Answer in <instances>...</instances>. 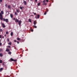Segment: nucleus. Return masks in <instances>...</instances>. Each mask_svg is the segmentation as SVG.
<instances>
[{
  "mask_svg": "<svg viewBox=\"0 0 77 77\" xmlns=\"http://www.w3.org/2000/svg\"><path fill=\"white\" fill-rule=\"evenodd\" d=\"M14 42H17V41H16V40H14Z\"/></svg>",
  "mask_w": 77,
  "mask_h": 77,
  "instance_id": "nucleus-39",
  "label": "nucleus"
},
{
  "mask_svg": "<svg viewBox=\"0 0 77 77\" xmlns=\"http://www.w3.org/2000/svg\"><path fill=\"white\" fill-rule=\"evenodd\" d=\"M23 3L24 5H27V2H26V1L23 0Z\"/></svg>",
  "mask_w": 77,
  "mask_h": 77,
  "instance_id": "nucleus-5",
  "label": "nucleus"
},
{
  "mask_svg": "<svg viewBox=\"0 0 77 77\" xmlns=\"http://www.w3.org/2000/svg\"><path fill=\"white\" fill-rule=\"evenodd\" d=\"M0 38H2V35H0Z\"/></svg>",
  "mask_w": 77,
  "mask_h": 77,
  "instance_id": "nucleus-36",
  "label": "nucleus"
},
{
  "mask_svg": "<svg viewBox=\"0 0 77 77\" xmlns=\"http://www.w3.org/2000/svg\"><path fill=\"white\" fill-rule=\"evenodd\" d=\"M2 27H3V28H5V24L3 23H2Z\"/></svg>",
  "mask_w": 77,
  "mask_h": 77,
  "instance_id": "nucleus-4",
  "label": "nucleus"
},
{
  "mask_svg": "<svg viewBox=\"0 0 77 77\" xmlns=\"http://www.w3.org/2000/svg\"><path fill=\"white\" fill-rule=\"evenodd\" d=\"M6 51H10V50L9 49H7V50H6Z\"/></svg>",
  "mask_w": 77,
  "mask_h": 77,
  "instance_id": "nucleus-18",
  "label": "nucleus"
},
{
  "mask_svg": "<svg viewBox=\"0 0 77 77\" xmlns=\"http://www.w3.org/2000/svg\"><path fill=\"white\" fill-rule=\"evenodd\" d=\"M34 15H36V13H34Z\"/></svg>",
  "mask_w": 77,
  "mask_h": 77,
  "instance_id": "nucleus-41",
  "label": "nucleus"
},
{
  "mask_svg": "<svg viewBox=\"0 0 77 77\" xmlns=\"http://www.w3.org/2000/svg\"><path fill=\"white\" fill-rule=\"evenodd\" d=\"M10 16L11 18H13V15L12 14H10Z\"/></svg>",
  "mask_w": 77,
  "mask_h": 77,
  "instance_id": "nucleus-10",
  "label": "nucleus"
},
{
  "mask_svg": "<svg viewBox=\"0 0 77 77\" xmlns=\"http://www.w3.org/2000/svg\"><path fill=\"white\" fill-rule=\"evenodd\" d=\"M13 19L14 20H15V18H14Z\"/></svg>",
  "mask_w": 77,
  "mask_h": 77,
  "instance_id": "nucleus-43",
  "label": "nucleus"
},
{
  "mask_svg": "<svg viewBox=\"0 0 77 77\" xmlns=\"http://www.w3.org/2000/svg\"><path fill=\"white\" fill-rule=\"evenodd\" d=\"M11 36H12V35H13V32H11Z\"/></svg>",
  "mask_w": 77,
  "mask_h": 77,
  "instance_id": "nucleus-15",
  "label": "nucleus"
},
{
  "mask_svg": "<svg viewBox=\"0 0 77 77\" xmlns=\"http://www.w3.org/2000/svg\"><path fill=\"white\" fill-rule=\"evenodd\" d=\"M0 42H1V41L0 40Z\"/></svg>",
  "mask_w": 77,
  "mask_h": 77,
  "instance_id": "nucleus-50",
  "label": "nucleus"
},
{
  "mask_svg": "<svg viewBox=\"0 0 77 77\" xmlns=\"http://www.w3.org/2000/svg\"><path fill=\"white\" fill-rule=\"evenodd\" d=\"M14 14L15 15H17V12H15Z\"/></svg>",
  "mask_w": 77,
  "mask_h": 77,
  "instance_id": "nucleus-26",
  "label": "nucleus"
},
{
  "mask_svg": "<svg viewBox=\"0 0 77 77\" xmlns=\"http://www.w3.org/2000/svg\"><path fill=\"white\" fill-rule=\"evenodd\" d=\"M41 4V3H40V2H39L38 3V6H40V4Z\"/></svg>",
  "mask_w": 77,
  "mask_h": 77,
  "instance_id": "nucleus-23",
  "label": "nucleus"
},
{
  "mask_svg": "<svg viewBox=\"0 0 77 77\" xmlns=\"http://www.w3.org/2000/svg\"><path fill=\"white\" fill-rule=\"evenodd\" d=\"M3 31V30L2 29H0V33Z\"/></svg>",
  "mask_w": 77,
  "mask_h": 77,
  "instance_id": "nucleus-19",
  "label": "nucleus"
},
{
  "mask_svg": "<svg viewBox=\"0 0 77 77\" xmlns=\"http://www.w3.org/2000/svg\"><path fill=\"white\" fill-rule=\"evenodd\" d=\"M3 21H5L6 23H8L9 22V20L8 19H5V18H4L3 19Z\"/></svg>",
  "mask_w": 77,
  "mask_h": 77,
  "instance_id": "nucleus-2",
  "label": "nucleus"
},
{
  "mask_svg": "<svg viewBox=\"0 0 77 77\" xmlns=\"http://www.w3.org/2000/svg\"><path fill=\"white\" fill-rule=\"evenodd\" d=\"M39 17H40L39 15L38 14L37 15V17H35V18H39Z\"/></svg>",
  "mask_w": 77,
  "mask_h": 77,
  "instance_id": "nucleus-8",
  "label": "nucleus"
},
{
  "mask_svg": "<svg viewBox=\"0 0 77 77\" xmlns=\"http://www.w3.org/2000/svg\"><path fill=\"white\" fill-rule=\"evenodd\" d=\"M9 54H11V51H9L8 53Z\"/></svg>",
  "mask_w": 77,
  "mask_h": 77,
  "instance_id": "nucleus-21",
  "label": "nucleus"
},
{
  "mask_svg": "<svg viewBox=\"0 0 77 77\" xmlns=\"http://www.w3.org/2000/svg\"><path fill=\"white\" fill-rule=\"evenodd\" d=\"M46 14H47V12H45L44 13V15H46Z\"/></svg>",
  "mask_w": 77,
  "mask_h": 77,
  "instance_id": "nucleus-32",
  "label": "nucleus"
},
{
  "mask_svg": "<svg viewBox=\"0 0 77 77\" xmlns=\"http://www.w3.org/2000/svg\"><path fill=\"white\" fill-rule=\"evenodd\" d=\"M17 44H19V42L17 41Z\"/></svg>",
  "mask_w": 77,
  "mask_h": 77,
  "instance_id": "nucleus-42",
  "label": "nucleus"
},
{
  "mask_svg": "<svg viewBox=\"0 0 77 77\" xmlns=\"http://www.w3.org/2000/svg\"><path fill=\"white\" fill-rule=\"evenodd\" d=\"M17 41H21V39H17Z\"/></svg>",
  "mask_w": 77,
  "mask_h": 77,
  "instance_id": "nucleus-28",
  "label": "nucleus"
},
{
  "mask_svg": "<svg viewBox=\"0 0 77 77\" xmlns=\"http://www.w3.org/2000/svg\"><path fill=\"white\" fill-rule=\"evenodd\" d=\"M1 11V9H0V12Z\"/></svg>",
  "mask_w": 77,
  "mask_h": 77,
  "instance_id": "nucleus-47",
  "label": "nucleus"
},
{
  "mask_svg": "<svg viewBox=\"0 0 77 77\" xmlns=\"http://www.w3.org/2000/svg\"><path fill=\"white\" fill-rule=\"evenodd\" d=\"M43 5H47V3H44L43 4Z\"/></svg>",
  "mask_w": 77,
  "mask_h": 77,
  "instance_id": "nucleus-24",
  "label": "nucleus"
},
{
  "mask_svg": "<svg viewBox=\"0 0 77 77\" xmlns=\"http://www.w3.org/2000/svg\"><path fill=\"white\" fill-rule=\"evenodd\" d=\"M9 45H12V42H10L8 44Z\"/></svg>",
  "mask_w": 77,
  "mask_h": 77,
  "instance_id": "nucleus-17",
  "label": "nucleus"
},
{
  "mask_svg": "<svg viewBox=\"0 0 77 77\" xmlns=\"http://www.w3.org/2000/svg\"><path fill=\"white\" fill-rule=\"evenodd\" d=\"M16 21L17 23H18L19 22V20L17 19H16Z\"/></svg>",
  "mask_w": 77,
  "mask_h": 77,
  "instance_id": "nucleus-11",
  "label": "nucleus"
},
{
  "mask_svg": "<svg viewBox=\"0 0 77 77\" xmlns=\"http://www.w3.org/2000/svg\"><path fill=\"white\" fill-rule=\"evenodd\" d=\"M47 12H48V10H47Z\"/></svg>",
  "mask_w": 77,
  "mask_h": 77,
  "instance_id": "nucleus-44",
  "label": "nucleus"
},
{
  "mask_svg": "<svg viewBox=\"0 0 77 77\" xmlns=\"http://www.w3.org/2000/svg\"><path fill=\"white\" fill-rule=\"evenodd\" d=\"M33 23L34 25H36V24H37V22L36 21V20L34 21Z\"/></svg>",
  "mask_w": 77,
  "mask_h": 77,
  "instance_id": "nucleus-6",
  "label": "nucleus"
},
{
  "mask_svg": "<svg viewBox=\"0 0 77 77\" xmlns=\"http://www.w3.org/2000/svg\"><path fill=\"white\" fill-rule=\"evenodd\" d=\"M38 1V0H35V2L36 3L37 2V1Z\"/></svg>",
  "mask_w": 77,
  "mask_h": 77,
  "instance_id": "nucleus-33",
  "label": "nucleus"
},
{
  "mask_svg": "<svg viewBox=\"0 0 77 77\" xmlns=\"http://www.w3.org/2000/svg\"><path fill=\"white\" fill-rule=\"evenodd\" d=\"M3 14H4V12L3 11H1V13H0V20H1V21H2L3 19Z\"/></svg>",
  "mask_w": 77,
  "mask_h": 77,
  "instance_id": "nucleus-1",
  "label": "nucleus"
},
{
  "mask_svg": "<svg viewBox=\"0 0 77 77\" xmlns=\"http://www.w3.org/2000/svg\"><path fill=\"white\" fill-rule=\"evenodd\" d=\"M16 11H17V12L18 13H19V12H20V10H19L17 9Z\"/></svg>",
  "mask_w": 77,
  "mask_h": 77,
  "instance_id": "nucleus-13",
  "label": "nucleus"
},
{
  "mask_svg": "<svg viewBox=\"0 0 77 77\" xmlns=\"http://www.w3.org/2000/svg\"><path fill=\"white\" fill-rule=\"evenodd\" d=\"M33 26V27H34V28H37V26Z\"/></svg>",
  "mask_w": 77,
  "mask_h": 77,
  "instance_id": "nucleus-20",
  "label": "nucleus"
},
{
  "mask_svg": "<svg viewBox=\"0 0 77 77\" xmlns=\"http://www.w3.org/2000/svg\"><path fill=\"white\" fill-rule=\"evenodd\" d=\"M45 0H44L43 2L44 3H45Z\"/></svg>",
  "mask_w": 77,
  "mask_h": 77,
  "instance_id": "nucleus-35",
  "label": "nucleus"
},
{
  "mask_svg": "<svg viewBox=\"0 0 77 77\" xmlns=\"http://www.w3.org/2000/svg\"><path fill=\"white\" fill-rule=\"evenodd\" d=\"M5 7H7V6H8V4H5Z\"/></svg>",
  "mask_w": 77,
  "mask_h": 77,
  "instance_id": "nucleus-25",
  "label": "nucleus"
},
{
  "mask_svg": "<svg viewBox=\"0 0 77 77\" xmlns=\"http://www.w3.org/2000/svg\"><path fill=\"white\" fill-rule=\"evenodd\" d=\"M20 9H22L23 8H22V7H20Z\"/></svg>",
  "mask_w": 77,
  "mask_h": 77,
  "instance_id": "nucleus-30",
  "label": "nucleus"
},
{
  "mask_svg": "<svg viewBox=\"0 0 77 77\" xmlns=\"http://www.w3.org/2000/svg\"><path fill=\"white\" fill-rule=\"evenodd\" d=\"M3 70V68H1L0 69V71H1Z\"/></svg>",
  "mask_w": 77,
  "mask_h": 77,
  "instance_id": "nucleus-22",
  "label": "nucleus"
},
{
  "mask_svg": "<svg viewBox=\"0 0 77 77\" xmlns=\"http://www.w3.org/2000/svg\"><path fill=\"white\" fill-rule=\"evenodd\" d=\"M2 62H3V61L1 60H0V63H2Z\"/></svg>",
  "mask_w": 77,
  "mask_h": 77,
  "instance_id": "nucleus-16",
  "label": "nucleus"
},
{
  "mask_svg": "<svg viewBox=\"0 0 77 77\" xmlns=\"http://www.w3.org/2000/svg\"><path fill=\"white\" fill-rule=\"evenodd\" d=\"M8 48H10V47H11V46H8Z\"/></svg>",
  "mask_w": 77,
  "mask_h": 77,
  "instance_id": "nucleus-38",
  "label": "nucleus"
},
{
  "mask_svg": "<svg viewBox=\"0 0 77 77\" xmlns=\"http://www.w3.org/2000/svg\"><path fill=\"white\" fill-rule=\"evenodd\" d=\"M7 41H8V42H9V39H8L7 40Z\"/></svg>",
  "mask_w": 77,
  "mask_h": 77,
  "instance_id": "nucleus-34",
  "label": "nucleus"
},
{
  "mask_svg": "<svg viewBox=\"0 0 77 77\" xmlns=\"http://www.w3.org/2000/svg\"><path fill=\"white\" fill-rule=\"evenodd\" d=\"M2 43H0V46H1V45H2Z\"/></svg>",
  "mask_w": 77,
  "mask_h": 77,
  "instance_id": "nucleus-37",
  "label": "nucleus"
},
{
  "mask_svg": "<svg viewBox=\"0 0 77 77\" xmlns=\"http://www.w3.org/2000/svg\"><path fill=\"white\" fill-rule=\"evenodd\" d=\"M18 23H19V25H21V20H20Z\"/></svg>",
  "mask_w": 77,
  "mask_h": 77,
  "instance_id": "nucleus-7",
  "label": "nucleus"
},
{
  "mask_svg": "<svg viewBox=\"0 0 77 77\" xmlns=\"http://www.w3.org/2000/svg\"><path fill=\"white\" fill-rule=\"evenodd\" d=\"M2 38H4V37H3Z\"/></svg>",
  "mask_w": 77,
  "mask_h": 77,
  "instance_id": "nucleus-49",
  "label": "nucleus"
},
{
  "mask_svg": "<svg viewBox=\"0 0 77 77\" xmlns=\"http://www.w3.org/2000/svg\"><path fill=\"white\" fill-rule=\"evenodd\" d=\"M5 37H6V35H5Z\"/></svg>",
  "mask_w": 77,
  "mask_h": 77,
  "instance_id": "nucleus-46",
  "label": "nucleus"
},
{
  "mask_svg": "<svg viewBox=\"0 0 77 77\" xmlns=\"http://www.w3.org/2000/svg\"><path fill=\"white\" fill-rule=\"evenodd\" d=\"M46 2H48V0H46Z\"/></svg>",
  "mask_w": 77,
  "mask_h": 77,
  "instance_id": "nucleus-40",
  "label": "nucleus"
},
{
  "mask_svg": "<svg viewBox=\"0 0 77 77\" xmlns=\"http://www.w3.org/2000/svg\"><path fill=\"white\" fill-rule=\"evenodd\" d=\"M3 51L2 49H0V51Z\"/></svg>",
  "mask_w": 77,
  "mask_h": 77,
  "instance_id": "nucleus-29",
  "label": "nucleus"
},
{
  "mask_svg": "<svg viewBox=\"0 0 77 77\" xmlns=\"http://www.w3.org/2000/svg\"><path fill=\"white\" fill-rule=\"evenodd\" d=\"M8 8L9 9H11V6L10 5L8 6Z\"/></svg>",
  "mask_w": 77,
  "mask_h": 77,
  "instance_id": "nucleus-14",
  "label": "nucleus"
},
{
  "mask_svg": "<svg viewBox=\"0 0 77 77\" xmlns=\"http://www.w3.org/2000/svg\"><path fill=\"white\" fill-rule=\"evenodd\" d=\"M10 60H11V61H13V62H16L17 61V60H14V59H13L12 58H11Z\"/></svg>",
  "mask_w": 77,
  "mask_h": 77,
  "instance_id": "nucleus-3",
  "label": "nucleus"
},
{
  "mask_svg": "<svg viewBox=\"0 0 77 77\" xmlns=\"http://www.w3.org/2000/svg\"><path fill=\"white\" fill-rule=\"evenodd\" d=\"M3 1V0H0V2L1 3H2V1Z\"/></svg>",
  "mask_w": 77,
  "mask_h": 77,
  "instance_id": "nucleus-31",
  "label": "nucleus"
},
{
  "mask_svg": "<svg viewBox=\"0 0 77 77\" xmlns=\"http://www.w3.org/2000/svg\"><path fill=\"white\" fill-rule=\"evenodd\" d=\"M31 32H33V30H31Z\"/></svg>",
  "mask_w": 77,
  "mask_h": 77,
  "instance_id": "nucleus-45",
  "label": "nucleus"
},
{
  "mask_svg": "<svg viewBox=\"0 0 77 77\" xmlns=\"http://www.w3.org/2000/svg\"><path fill=\"white\" fill-rule=\"evenodd\" d=\"M6 34L8 35V31L6 32Z\"/></svg>",
  "mask_w": 77,
  "mask_h": 77,
  "instance_id": "nucleus-27",
  "label": "nucleus"
},
{
  "mask_svg": "<svg viewBox=\"0 0 77 77\" xmlns=\"http://www.w3.org/2000/svg\"><path fill=\"white\" fill-rule=\"evenodd\" d=\"M3 56V54H2V53L0 54V57H2V56Z\"/></svg>",
  "mask_w": 77,
  "mask_h": 77,
  "instance_id": "nucleus-12",
  "label": "nucleus"
},
{
  "mask_svg": "<svg viewBox=\"0 0 77 77\" xmlns=\"http://www.w3.org/2000/svg\"><path fill=\"white\" fill-rule=\"evenodd\" d=\"M29 22H30V23L32 22V20L30 19H29Z\"/></svg>",
  "mask_w": 77,
  "mask_h": 77,
  "instance_id": "nucleus-9",
  "label": "nucleus"
},
{
  "mask_svg": "<svg viewBox=\"0 0 77 77\" xmlns=\"http://www.w3.org/2000/svg\"><path fill=\"white\" fill-rule=\"evenodd\" d=\"M17 39H20L19 38H17Z\"/></svg>",
  "mask_w": 77,
  "mask_h": 77,
  "instance_id": "nucleus-48",
  "label": "nucleus"
}]
</instances>
